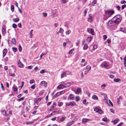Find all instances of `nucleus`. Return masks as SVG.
I'll list each match as a JSON object with an SVG mask.
<instances>
[{
	"mask_svg": "<svg viewBox=\"0 0 126 126\" xmlns=\"http://www.w3.org/2000/svg\"><path fill=\"white\" fill-rule=\"evenodd\" d=\"M33 30H32L30 32V37L31 38H32L33 36V35H32V32H33Z\"/></svg>",
	"mask_w": 126,
	"mask_h": 126,
	"instance_id": "4c0bfd02",
	"label": "nucleus"
},
{
	"mask_svg": "<svg viewBox=\"0 0 126 126\" xmlns=\"http://www.w3.org/2000/svg\"><path fill=\"white\" fill-rule=\"evenodd\" d=\"M32 67H33L31 65V66H29L27 67H26V68H28V69H32Z\"/></svg>",
	"mask_w": 126,
	"mask_h": 126,
	"instance_id": "6e6d98bb",
	"label": "nucleus"
},
{
	"mask_svg": "<svg viewBox=\"0 0 126 126\" xmlns=\"http://www.w3.org/2000/svg\"><path fill=\"white\" fill-rule=\"evenodd\" d=\"M116 8L118 11H120V10L121 7L120 6H116Z\"/></svg>",
	"mask_w": 126,
	"mask_h": 126,
	"instance_id": "13d9d810",
	"label": "nucleus"
},
{
	"mask_svg": "<svg viewBox=\"0 0 126 126\" xmlns=\"http://www.w3.org/2000/svg\"><path fill=\"white\" fill-rule=\"evenodd\" d=\"M64 87L65 88L64 85H63L62 84H61L58 86L57 88L59 89H63Z\"/></svg>",
	"mask_w": 126,
	"mask_h": 126,
	"instance_id": "1a4fd4ad",
	"label": "nucleus"
},
{
	"mask_svg": "<svg viewBox=\"0 0 126 126\" xmlns=\"http://www.w3.org/2000/svg\"><path fill=\"white\" fill-rule=\"evenodd\" d=\"M14 6L13 5H12L11 6V10L12 12L14 11Z\"/></svg>",
	"mask_w": 126,
	"mask_h": 126,
	"instance_id": "37998d69",
	"label": "nucleus"
},
{
	"mask_svg": "<svg viewBox=\"0 0 126 126\" xmlns=\"http://www.w3.org/2000/svg\"><path fill=\"white\" fill-rule=\"evenodd\" d=\"M74 50V49H72L70 50L69 51V53L70 54L72 53Z\"/></svg>",
	"mask_w": 126,
	"mask_h": 126,
	"instance_id": "680f3d73",
	"label": "nucleus"
},
{
	"mask_svg": "<svg viewBox=\"0 0 126 126\" xmlns=\"http://www.w3.org/2000/svg\"><path fill=\"white\" fill-rule=\"evenodd\" d=\"M96 1L95 0H94L90 4V5L91 6H94V5L96 3Z\"/></svg>",
	"mask_w": 126,
	"mask_h": 126,
	"instance_id": "aec40b11",
	"label": "nucleus"
},
{
	"mask_svg": "<svg viewBox=\"0 0 126 126\" xmlns=\"http://www.w3.org/2000/svg\"><path fill=\"white\" fill-rule=\"evenodd\" d=\"M7 51V49H4L3 51V54H6Z\"/></svg>",
	"mask_w": 126,
	"mask_h": 126,
	"instance_id": "cd10ccee",
	"label": "nucleus"
},
{
	"mask_svg": "<svg viewBox=\"0 0 126 126\" xmlns=\"http://www.w3.org/2000/svg\"><path fill=\"white\" fill-rule=\"evenodd\" d=\"M56 106V104L55 103V102H54L53 103V104L52 106L51 107L52 108H54L55 106Z\"/></svg>",
	"mask_w": 126,
	"mask_h": 126,
	"instance_id": "09e8293b",
	"label": "nucleus"
},
{
	"mask_svg": "<svg viewBox=\"0 0 126 126\" xmlns=\"http://www.w3.org/2000/svg\"><path fill=\"white\" fill-rule=\"evenodd\" d=\"M66 118L65 117H63L60 119V121L61 122L63 121Z\"/></svg>",
	"mask_w": 126,
	"mask_h": 126,
	"instance_id": "ea45409f",
	"label": "nucleus"
},
{
	"mask_svg": "<svg viewBox=\"0 0 126 126\" xmlns=\"http://www.w3.org/2000/svg\"><path fill=\"white\" fill-rule=\"evenodd\" d=\"M1 113L3 115H5L6 114V111L4 110H2L1 111Z\"/></svg>",
	"mask_w": 126,
	"mask_h": 126,
	"instance_id": "c85d7f7f",
	"label": "nucleus"
},
{
	"mask_svg": "<svg viewBox=\"0 0 126 126\" xmlns=\"http://www.w3.org/2000/svg\"><path fill=\"white\" fill-rule=\"evenodd\" d=\"M61 78L62 79V78L66 76V75L64 71L62 72L61 74Z\"/></svg>",
	"mask_w": 126,
	"mask_h": 126,
	"instance_id": "6e6552de",
	"label": "nucleus"
},
{
	"mask_svg": "<svg viewBox=\"0 0 126 126\" xmlns=\"http://www.w3.org/2000/svg\"><path fill=\"white\" fill-rule=\"evenodd\" d=\"M73 123V121H72L71 122H69L67 124L68 126H70L71 125H72Z\"/></svg>",
	"mask_w": 126,
	"mask_h": 126,
	"instance_id": "79ce46f5",
	"label": "nucleus"
},
{
	"mask_svg": "<svg viewBox=\"0 0 126 126\" xmlns=\"http://www.w3.org/2000/svg\"><path fill=\"white\" fill-rule=\"evenodd\" d=\"M99 108L98 107L95 108L94 109V110L96 112H98L99 110Z\"/></svg>",
	"mask_w": 126,
	"mask_h": 126,
	"instance_id": "8fccbe9b",
	"label": "nucleus"
},
{
	"mask_svg": "<svg viewBox=\"0 0 126 126\" xmlns=\"http://www.w3.org/2000/svg\"><path fill=\"white\" fill-rule=\"evenodd\" d=\"M76 105V103L74 101H71L66 103V105L67 106H74Z\"/></svg>",
	"mask_w": 126,
	"mask_h": 126,
	"instance_id": "20e7f679",
	"label": "nucleus"
},
{
	"mask_svg": "<svg viewBox=\"0 0 126 126\" xmlns=\"http://www.w3.org/2000/svg\"><path fill=\"white\" fill-rule=\"evenodd\" d=\"M120 31L123 32L124 33L125 32V28H121L120 29Z\"/></svg>",
	"mask_w": 126,
	"mask_h": 126,
	"instance_id": "a878e982",
	"label": "nucleus"
},
{
	"mask_svg": "<svg viewBox=\"0 0 126 126\" xmlns=\"http://www.w3.org/2000/svg\"><path fill=\"white\" fill-rule=\"evenodd\" d=\"M92 98L93 99L95 100H97L98 99V97L95 95H94L92 96Z\"/></svg>",
	"mask_w": 126,
	"mask_h": 126,
	"instance_id": "f3484780",
	"label": "nucleus"
},
{
	"mask_svg": "<svg viewBox=\"0 0 126 126\" xmlns=\"http://www.w3.org/2000/svg\"><path fill=\"white\" fill-rule=\"evenodd\" d=\"M124 124V123L123 122H121L118 124L117 126H121L122 125Z\"/></svg>",
	"mask_w": 126,
	"mask_h": 126,
	"instance_id": "052dcab7",
	"label": "nucleus"
},
{
	"mask_svg": "<svg viewBox=\"0 0 126 126\" xmlns=\"http://www.w3.org/2000/svg\"><path fill=\"white\" fill-rule=\"evenodd\" d=\"M13 90L15 92L16 91L18 90V88L16 86H14L13 87Z\"/></svg>",
	"mask_w": 126,
	"mask_h": 126,
	"instance_id": "393cba45",
	"label": "nucleus"
},
{
	"mask_svg": "<svg viewBox=\"0 0 126 126\" xmlns=\"http://www.w3.org/2000/svg\"><path fill=\"white\" fill-rule=\"evenodd\" d=\"M79 97V96H77L76 97V102H78L80 100Z\"/></svg>",
	"mask_w": 126,
	"mask_h": 126,
	"instance_id": "f704fd0d",
	"label": "nucleus"
},
{
	"mask_svg": "<svg viewBox=\"0 0 126 126\" xmlns=\"http://www.w3.org/2000/svg\"><path fill=\"white\" fill-rule=\"evenodd\" d=\"M103 37L104 40H105L107 38V36L106 35H104L103 36Z\"/></svg>",
	"mask_w": 126,
	"mask_h": 126,
	"instance_id": "4d7b16f0",
	"label": "nucleus"
},
{
	"mask_svg": "<svg viewBox=\"0 0 126 126\" xmlns=\"http://www.w3.org/2000/svg\"><path fill=\"white\" fill-rule=\"evenodd\" d=\"M113 18V19H116L117 20V22H120L122 19L121 16L119 15H116Z\"/></svg>",
	"mask_w": 126,
	"mask_h": 126,
	"instance_id": "f03ea898",
	"label": "nucleus"
},
{
	"mask_svg": "<svg viewBox=\"0 0 126 126\" xmlns=\"http://www.w3.org/2000/svg\"><path fill=\"white\" fill-rule=\"evenodd\" d=\"M65 73L66 74V75H70L71 74V72L68 71H64Z\"/></svg>",
	"mask_w": 126,
	"mask_h": 126,
	"instance_id": "58836bf2",
	"label": "nucleus"
},
{
	"mask_svg": "<svg viewBox=\"0 0 126 126\" xmlns=\"http://www.w3.org/2000/svg\"><path fill=\"white\" fill-rule=\"evenodd\" d=\"M47 84V82L45 81H42L40 83V85H44L45 86V87H46L47 86H46Z\"/></svg>",
	"mask_w": 126,
	"mask_h": 126,
	"instance_id": "9d476101",
	"label": "nucleus"
},
{
	"mask_svg": "<svg viewBox=\"0 0 126 126\" xmlns=\"http://www.w3.org/2000/svg\"><path fill=\"white\" fill-rule=\"evenodd\" d=\"M25 98L24 97H21V98H20L18 99V100L19 101H20L21 100H23L24 99H25Z\"/></svg>",
	"mask_w": 126,
	"mask_h": 126,
	"instance_id": "603ef678",
	"label": "nucleus"
},
{
	"mask_svg": "<svg viewBox=\"0 0 126 126\" xmlns=\"http://www.w3.org/2000/svg\"><path fill=\"white\" fill-rule=\"evenodd\" d=\"M97 48V46L96 45H94L93 47L92 50H94L95 49H96Z\"/></svg>",
	"mask_w": 126,
	"mask_h": 126,
	"instance_id": "a19ab883",
	"label": "nucleus"
},
{
	"mask_svg": "<svg viewBox=\"0 0 126 126\" xmlns=\"http://www.w3.org/2000/svg\"><path fill=\"white\" fill-rule=\"evenodd\" d=\"M88 45L87 44H84V46L83 47V49H86L88 48Z\"/></svg>",
	"mask_w": 126,
	"mask_h": 126,
	"instance_id": "4be33fe9",
	"label": "nucleus"
},
{
	"mask_svg": "<svg viewBox=\"0 0 126 126\" xmlns=\"http://www.w3.org/2000/svg\"><path fill=\"white\" fill-rule=\"evenodd\" d=\"M71 32V31L70 30H68L66 32V34L68 35Z\"/></svg>",
	"mask_w": 126,
	"mask_h": 126,
	"instance_id": "49530a36",
	"label": "nucleus"
},
{
	"mask_svg": "<svg viewBox=\"0 0 126 126\" xmlns=\"http://www.w3.org/2000/svg\"><path fill=\"white\" fill-rule=\"evenodd\" d=\"M17 25L15 24H13L12 25V27L14 28H17Z\"/></svg>",
	"mask_w": 126,
	"mask_h": 126,
	"instance_id": "c03bdc74",
	"label": "nucleus"
},
{
	"mask_svg": "<svg viewBox=\"0 0 126 126\" xmlns=\"http://www.w3.org/2000/svg\"><path fill=\"white\" fill-rule=\"evenodd\" d=\"M56 110H57L56 111H53V115H54L57 114L59 112L60 110L59 109H56Z\"/></svg>",
	"mask_w": 126,
	"mask_h": 126,
	"instance_id": "f8f14e48",
	"label": "nucleus"
},
{
	"mask_svg": "<svg viewBox=\"0 0 126 126\" xmlns=\"http://www.w3.org/2000/svg\"><path fill=\"white\" fill-rule=\"evenodd\" d=\"M107 41L108 43H111V40L110 39H108L107 40Z\"/></svg>",
	"mask_w": 126,
	"mask_h": 126,
	"instance_id": "338daca9",
	"label": "nucleus"
},
{
	"mask_svg": "<svg viewBox=\"0 0 126 126\" xmlns=\"http://www.w3.org/2000/svg\"><path fill=\"white\" fill-rule=\"evenodd\" d=\"M101 66L102 68H104L106 69H109L110 68L109 63L105 61L102 62L101 65Z\"/></svg>",
	"mask_w": 126,
	"mask_h": 126,
	"instance_id": "f257e3e1",
	"label": "nucleus"
},
{
	"mask_svg": "<svg viewBox=\"0 0 126 126\" xmlns=\"http://www.w3.org/2000/svg\"><path fill=\"white\" fill-rule=\"evenodd\" d=\"M73 82H67L64 84L65 88H67L69 86L71 85L72 84Z\"/></svg>",
	"mask_w": 126,
	"mask_h": 126,
	"instance_id": "423d86ee",
	"label": "nucleus"
},
{
	"mask_svg": "<svg viewBox=\"0 0 126 126\" xmlns=\"http://www.w3.org/2000/svg\"><path fill=\"white\" fill-rule=\"evenodd\" d=\"M126 7V5L125 4H124L122 6V9L123 10Z\"/></svg>",
	"mask_w": 126,
	"mask_h": 126,
	"instance_id": "864d4df0",
	"label": "nucleus"
},
{
	"mask_svg": "<svg viewBox=\"0 0 126 126\" xmlns=\"http://www.w3.org/2000/svg\"><path fill=\"white\" fill-rule=\"evenodd\" d=\"M35 99H36L38 102H40L41 100V98H36Z\"/></svg>",
	"mask_w": 126,
	"mask_h": 126,
	"instance_id": "e2e57ef3",
	"label": "nucleus"
},
{
	"mask_svg": "<svg viewBox=\"0 0 126 126\" xmlns=\"http://www.w3.org/2000/svg\"><path fill=\"white\" fill-rule=\"evenodd\" d=\"M81 90L79 88H78L76 90V93L77 94H79L81 92Z\"/></svg>",
	"mask_w": 126,
	"mask_h": 126,
	"instance_id": "c756f323",
	"label": "nucleus"
},
{
	"mask_svg": "<svg viewBox=\"0 0 126 126\" xmlns=\"http://www.w3.org/2000/svg\"><path fill=\"white\" fill-rule=\"evenodd\" d=\"M113 21H114V23L115 24H117L120 22H117V20L116 19H113Z\"/></svg>",
	"mask_w": 126,
	"mask_h": 126,
	"instance_id": "7c9ffc66",
	"label": "nucleus"
},
{
	"mask_svg": "<svg viewBox=\"0 0 126 126\" xmlns=\"http://www.w3.org/2000/svg\"><path fill=\"white\" fill-rule=\"evenodd\" d=\"M101 95L103 96L105 98L107 97V95L103 93H102L100 94Z\"/></svg>",
	"mask_w": 126,
	"mask_h": 126,
	"instance_id": "de8ad7c7",
	"label": "nucleus"
},
{
	"mask_svg": "<svg viewBox=\"0 0 126 126\" xmlns=\"http://www.w3.org/2000/svg\"><path fill=\"white\" fill-rule=\"evenodd\" d=\"M64 32V30L62 28H60L59 31L60 33H62Z\"/></svg>",
	"mask_w": 126,
	"mask_h": 126,
	"instance_id": "e433bc0d",
	"label": "nucleus"
},
{
	"mask_svg": "<svg viewBox=\"0 0 126 126\" xmlns=\"http://www.w3.org/2000/svg\"><path fill=\"white\" fill-rule=\"evenodd\" d=\"M91 69V67L89 65H87L86 68V70L88 72Z\"/></svg>",
	"mask_w": 126,
	"mask_h": 126,
	"instance_id": "dca6fc26",
	"label": "nucleus"
},
{
	"mask_svg": "<svg viewBox=\"0 0 126 126\" xmlns=\"http://www.w3.org/2000/svg\"><path fill=\"white\" fill-rule=\"evenodd\" d=\"M61 94V92H57L56 94L54 95V97H57Z\"/></svg>",
	"mask_w": 126,
	"mask_h": 126,
	"instance_id": "a211bd4d",
	"label": "nucleus"
},
{
	"mask_svg": "<svg viewBox=\"0 0 126 126\" xmlns=\"http://www.w3.org/2000/svg\"><path fill=\"white\" fill-rule=\"evenodd\" d=\"M6 33V31L5 28L3 27H2V34L3 35H4Z\"/></svg>",
	"mask_w": 126,
	"mask_h": 126,
	"instance_id": "4468645a",
	"label": "nucleus"
},
{
	"mask_svg": "<svg viewBox=\"0 0 126 126\" xmlns=\"http://www.w3.org/2000/svg\"><path fill=\"white\" fill-rule=\"evenodd\" d=\"M119 119H117L115 120L112 121L111 122L113 123L114 124H115L119 122Z\"/></svg>",
	"mask_w": 126,
	"mask_h": 126,
	"instance_id": "ddd939ff",
	"label": "nucleus"
},
{
	"mask_svg": "<svg viewBox=\"0 0 126 126\" xmlns=\"http://www.w3.org/2000/svg\"><path fill=\"white\" fill-rule=\"evenodd\" d=\"M114 13V11L113 10H110L107 12V14L108 17H110Z\"/></svg>",
	"mask_w": 126,
	"mask_h": 126,
	"instance_id": "7ed1b4c3",
	"label": "nucleus"
},
{
	"mask_svg": "<svg viewBox=\"0 0 126 126\" xmlns=\"http://www.w3.org/2000/svg\"><path fill=\"white\" fill-rule=\"evenodd\" d=\"M12 44H15L16 43V39L15 38H13L12 40Z\"/></svg>",
	"mask_w": 126,
	"mask_h": 126,
	"instance_id": "b1692460",
	"label": "nucleus"
},
{
	"mask_svg": "<svg viewBox=\"0 0 126 126\" xmlns=\"http://www.w3.org/2000/svg\"><path fill=\"white\" fill-rule=\"evenodd\" d=\"M124 66L125 67L126 66V56H125L124 59Z\"/></svg>",
	"mask_w": 126,
	"mask_h": 126,
	"instance_id": "412c9836",
	"label": "nucleus"
},
{
	"mask_svg": "<svg viewBox=\"0 0 126 126\" xmlns=\"http://www.w3.org/2000/svg\"><path fill=\"white\" fill-rule=\"evenodd\" d=\"M43 15L44 17H46L47 16V13H43Z\"/></svg>",
	"mask_w": 126,
	"mask_h": 126,
	"instance_id": "bf43d9fd",
	"label": "nucleus"
},
{
	"mask_svg": "<svg viewBox=\"0 0 126 126\" xmlns=\"http://www.w3.org/2000/svg\"><path fill=\"white\" fill-rule=\"evenodd\" d=\"M119 81V78L114 79V81L115 82H117Z\"/></svg>",
	"mask_w": 126,
	"mask_h": 126,
	"instance_id": "5fc2aeb1",
	"label": "nucleus"
},
{
	"mask_svg": "<svg viewBox=\"0 0 126 126\" xmlns=\"http://www.w3.org/2000/svg\"><path fill=\"white\" fill-rule=\"evenodd\" d=\"M91 33L93 35H94V29H90Z\"/></svg>",
	"mask_w": 126,
	"mask_h": 126,
	"instance_id": "72a5a7b5",
	"label": "nucleus"
},
{
	"mask_svg": "<svg viewBox=\"0 0 126 126\" xmlns=\"http://www.w3.org/2000/svg\"><path fill=\"white\" fill-rule=\"evenodd\" d=\"M92 40V37H88L87 38V41H89L90 43V42Z\"/></svg>",
	"mask_w": 126,
	"mask_h": 126,
	"instance_id": "bb28decb",
	"label": "nucleus"
},
{
	"mask_svg": "<svg viewBox=\"0 0 126 126\" xmlns=\"http://www.w3.org/2000/svg\"><path fill=\"white\" fill-rule=\"evenodd\" d=\"M9 75L10 76L15 77L16 75L15 74L13 73H12L11 72H10L9 73Z\"/></svg>",
	"mask_w": 126,
	"mask_h": 126,
	"instance_id": "5701e85b",
	"label": "nucleus"
},
{
	"mask_svg": "<svg viewBox=\"0 0 126 126\" xmlns=\"http://www.w3.org/2000/svg\"><path fill=\"white\" fill-rule=\"evenodd\" d=\"M109 102L110 104L112 106H113V104L112 103L110 100H109Z\"/></svg>",
	"mask_w": 126,
	"mask_h": 126,
	"instance_id": "69168bd1",
	"label": "nucleus"
},
{
	"mask_svg": "<svg viewBox=\"0 0 126 126\" xmlns=\"http://www.w3.org/2000/svg\"><path fill=\"white\" fill-rule=\"evenodd\" d=\"M12 49L14 52H16L17 51V48L16 47H12Z\"/></svg>",
	"mask_w": 126,
	"mask_h": 126,
	"instance_id": "2f4dec72",
	"label": "nucleus"
},
{
	"mask_svg": "<svg viewBox=\"0 0 126 126\" xmlns=\"http://www.w3.org/2000/svg\"><path fill=\"white\" fill-rule=\"evenodd\" d=\"M18 66L20 68H23V67L24 65L21 62L20 60H19V61L18 62Z\"/></svg>",
	"mask_w": 126,
	"mask_h": 126,
	"instance_id": "0eeeda50",
	"label": "nucleus"
},
{
	"mask_svg": "<svg viewBox=\"0 0 126 126\" xmlns=\"http://www.w3.org/2000/svg\"><path fill=\"white\" fill-rule=\"evenodd\" d=\"M113 18L109 21L108 22V24H113V25H114V21H113Z\"/></svg>",
	"mask_w": 126,
	"mask_h": 126,
	"instance_id": "9b49d317",
	"label": "nucleus"
},
{
	"mask_svg": "<svg viewBox=\"0 0 126 126\" xmlns=\"http://www.w3.org/2000/svg\"><path fill=\"white\" fill-rule=\"evenodd\" d=\"M90 120V119H89L83 118L82 119V122H86L88 121H89Z\"/></svg>",
	"mask_w": 126,
	"mask_h": 126,
	"instance_id": "2eb2a0df",
	"label": "nucleus"
},
{
	"mask_svg": "<svg viewBox=\"0 0 126 126\" xmlns=\"http://www.w3.org/2000/svg\"><path fill=\"white\" fill-rule=\"evenodd\" d=\"M18 47L19 51V52H20L22 50V47L20 45H19Z\"/></svg>",
	"mask_w": 126,
	"mask_h": 126,
	"instance_id": "a18cd8bd",
	"label": "nucleus"
},
{
	"mask_svg": "<svg viewBox=\"0 0 126 126\" xmlns=\"http://www.w3.org/2000/svg\"><path fill=\"white\" fill-rule=\"evenodd\" d=\"M1 89H2V90L3 91H4L5 90L3 86V84L2 83H1Z\"/></svg>",
	"mask_w": 126,
	"mask_h": 126,
	"instance_id": "3c124183",
	"label": "nucleus"
},
{
	"mask_svg": "<svg viewBox=\"0 0 126 126\" xmlns=\"http://www.w3.org/2000/svg\"><path fill=\"white\" fill-rule=\"evenodd\" d=\"M33 123V121H32L31 122H26V124L27 125H30L32 124Z\"/></svg>",
	"mask_w": 126,
	"mask_h": 126,
	"instance_id": "473e14b6",
	"label": "nucleus"
},
{
	"mask_svg": "<svg viewBox=\"0 0 126 126\" xmlns=\"http://www.w3.org/2000/svg\"><path fill=\"white\" fill-rule=\"evenodd\" d=\"M87 13V10H85L84 12V16H86V14Z\"/></svg>",
	"mask_w": 126,
	"mask_h": 126,
	"instance_id": "0e129e2a",
	"label": "nucleus"
},
{
	"mask_svg": "<svg viewBox=\"0 0 126 126\" xmlns=\"http://www.w3.org/2000/svg\"><path fill=\"white\" fill-rule=\"evenodd\" d=\"M121 3L122 4L126 3V1L125 0L121 1Z\"/></svg>",
	"mask_w": 126,
	"mask_h": 126,
	"instance_id": "774afa93",
	"label": "nucleus"
},
{
	"mask_svg": "<svg viewBox=\"0 0 126 126\" xmlns=\"http://www.w3.org/2000/svg\"><path fill=\"white\" fill-rule=\"evenodd\" d=\"M13 20L14 22H16L19 21V18H14L13 19Z\"/></svg>",
	"mask_w": 126,
	"mask_h": 126,
	"instance_id": "6ab92c4d",
	"label": "nucleus"
},
{
	"mask_svg": "<svg viewBox=\"0 0 126 126\" xmlns=\"http://www.w3.org/2000/svg\"><path fill=\"white\" fill-rule=\"evenodd\" d=\"M74 96L72 94H70L68 97V100H73L74 99Z\"/></svg>",
	"mask_w": 126,
	"mask_h": 126,
	"instance_id": "39448f33",
	"label": "nucleus"
},
{
	"mask_svg": "<svg viewBox=\"0 0 126 126\" xmlns=\"http://www.w3.org/2000/svg\"><path fill=\"white\" fill-rule=\"evenodd\" d=\"M63 103L62 102H59L58 103V106L60 107L63 105Z\"/></svg>",
	"mask_w": 126,
	"mask_h": 126,
	"instance_id": "c9c22d12",
	"label": "nucleus"
}]
</instances>
